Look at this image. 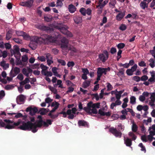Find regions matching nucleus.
I'll return each instance as SVG.
<instances>
[{
  "label": "nucleus",
  "mask_w": 155,
  "mask_h": 155,
  "mask_svg": "<svg viewBox=\"0 0 155 155\" xmlns=\"http://www.w3.org/2000/svg\"><path fill=\"white\" fill-rule=\"evenodd\" d=\"M30 40H33L34 42L35 43L33 47H32V43L33 42L31 41L30 42V48H31L33 50H35L36 48L37 43L40 44L43 43L45 45H48L54 41L52 36L47 34L41 35L40 37L34 36L31 38L30 36Z\"/></svg>",
  "instance_id": "nucleus-1"
},
{
  "label": "nucleus",
  "mask_w": 155,
  "mask_h": 155,
  "mask_svg": "<svg viewBox=\"0 0 155 155\" xmlns=\"http://www.w3.org/2000/svg\"><path fill=\"white\" fill-rule=\"evenodd\" d=\"M51 120L50 119H47L45 122L43 120H37L35 123L33 124L30 121V130H31L33 133H35L37 131V127H41L42 126L45 127H48L49 125L52 124Z\"/></svg>",
  "instance_id": "nucleus-2"
},
{
  "label": "nucleus",
  "mask_w": 155,
  "mask_h": 155,
  "mask_svg": "<svg viewBox=\"0 0 155 155\" xmlns=\"http://www.w3.org/2000/svg\"><path fill=\"white\" fill-rule=\"evenodd\" d=\"M61 42V47L64 55H66L69 50H71L74 52H76L77 49L75 48H72L70 47H68V44L69 41L65 37H63L62 38Z\"/></svg>",
  "instance_id": "nucleus-3"
},
{
  "label": "nucleus",
  "mask_w": 155,
  "mask_h": 155,
  "mask_svg": "<svg viewBox=\"0 0 155 155\" xmlns=\"http://www.w3.org/2000/svg\"><path fill=\"white\" fill-rule=\"evenodd\" d=\"M118 127H119V130H118L116 128L114 127H111L109 129V131L117 137L120 138L121 137L122 133L120 130L123 131L124 130V126L121 124H119L118 125Z\"/></svg>",
  "instance_id": "nucleus-4"
},
{
  "label": "nucleus",
  "mask_w": 155,
  "mask_h": 155,
  "mask_svg": "<svg viewBox=\"0 0 155 155\" xmlns=\"http://www.w3.org/2000/svg\"><path fill=\"white\" fill-rule=\"evenodd\" d=\"M21 124L18 127V128L22 130H29V121H28L27 122H25V121H22L21 119H19L17 122H14L13 125H11L13 126V129L15 126H17Z\"/></svg>",
  "instance_id": "nucleus-5"
},
{
  "label": "nucleus",
  "mask_w": 155,
  "mask_h": 155,
  "mask_svg": "<svg viewBox=\"0 0 155 155\" xmlns=\"http://www.w3.org/2000/svg\"><path fill=\"white\" fill-rule=\"evenodd\" d=\"M3 121L6 124L3 122L2 120L0 121V126L1 127H4L5 129H12L13 128V126H11L10 124H12L13 123V121L11 120L7 119H4Z\"/></svg>",
  "instance_id": "nucleus-6"
},
{
  "label": "nucleus",
  "mask_w": 155,
  "mask_h": 155,
  "mask_svg": "<svg viewBox=\"0 0 155 155\" xmlns=\"http://www.w3.org/2000/svg\"><path fill=\"white\" fill-rule=\"evenodd\" d=\"M57 28L60 30V31L63 34L67 35L69 37H71L73 36V35L71 33L68 31L67 30L68 27L66 26H57Z\"/></svg>",
  "instance_id": "nucleus-7"
},
{
  "label": "nucleus",
  "mask_w": 155,
  "mask_h": 155,
  "mask_svg": "<svg viewBox=\"0 0 155 155\" xmlns=\"http://www.w3.org/2000/svg\"><path fill=\"white\" fill-rule=\"evenodd\" d=\"M99 58L102 62H105L109 58L108 52L106 50H104L103 53L100 54L98 55Z\"/></svg>",
  "instance_id": "nucleus-8"
},
{
  "label": "nucleus",
  "mask_w": 155,
  "mask_h": 155,
  "mask_svg": "<svg viewBox=\"0 0 155 155\" xmlns=\"http://www.w3.org/2000/svg\"><path fill=\"white\" fill-rule=\"evenodd\" d=\"M59 114H63V117L64 118L66 117H67V115H68V118L69 119H73L74 117H75V116H74V115L71 114V110L70 109H68L67 110L66 112L64 111H62L59 113Z\"/></svg>",
  "instance_id": "nucleus-9"
},
{
  "label": "nucleus",
  "mask_w": 155,
  "mask_h": 155,
  "mask_svg": "<svg viewBox=\"0 0 155 155\" xmlns=\"http://www.w3.org/2000/svg\"><path fill=\"white\" fill-rule=\"evenodd\" d=\"M110 71V68L109 67L107 68H97V75L102 76L103 74L104 75H106L107 71Z\"/></svg>",
  "instance_id": "nucleus-10"
},
{
  "label": "nucleus",
  "mask_w": 155,
  "mask_h": 155,
  "mask_svg": "<svg viewBox=\"0 0 155 155\" xmlns=\"http://www.w3.org/2000/svg\"><path fill=\"white\" fill-rule=\"evenodd\" d=\"M11 52L12 54H13L16 58H20L21 56L19 52V48L18 46L15 45L13 50H11Z\"/></svg>",
  "instance_id": "nucleus-11"
},
{
  "label": "nucleus",
  "mask_w": 155,
  "mask_h": 155,
  "mask_svg": "<svg viewBox=\"0 0 155 155\" xmlns=\"http://www.w3.org/2000/svg\"><path fill=\"white\" fill-rule=\"evenodd\" d=\"M20 71V69L18 67H15L11 70L10 74L11 77H14L18 74Z\"/></svg>",
  "instance_id": "nucleus-12"
},
{
  "label": "nucleus",
  "mask_w": 155,
  "mask_h": 155,
  "mask_svg": "<svg viewBox=\"0 0 155 155\" xmlns=\"http://www.w3.org/2000/svg\"><path fill=\"white\" fill-rule=\"evenodd\" d=\"M38 28L42 31H46L48 32L53 30L52 28H51L48 26L43 25H40L38 26Z\"/></svg>",
  "instance_id": "nucleus-13"
},
{
  "label": "nucleus",
  "mask_w": 155,
  "mask_h": 155,
  "mask_svg": "<svg viewBox=\"0 0 155 155\" xmlns=\"http://www.w3.org/2000/svg\"><path fill=\"white\" fill-rule=\"evenodd\" d=\"M25 97L22 94L20 95L16 98V101L18 104H22L25 100Z\"/></svg>",
  "instance_id": "nucleus-14"
},
{
  "label": "nucleus",
  "mask_w": 155,
  "mask_h": 155,
  "mask_svg": "<svg viewBox=\"0 0 155 155\" xmlns=\"http://www.w3.org/2000/svg\"><path fill=\"white\" fill-rule=\"evenodd\" d=\"M126 11H124L123 12L119 13L116 16V19L118 21H120L125 15Z\"/></svg>",
  "instance_id": "nucleus-15"
},
{
  "label": "nucleus",
  "mask_w": 155,
  "mask_h": 155,
  "mask_svg": "<svg viewBox=\"0 0 155 155\" xmlns=\"http://www.w3.org/2000/svg\"><path fill=\"white\" fill-rule=\"evenodd\" d=\"M38 111V109L36 107H32L30 106V115L33 116Z\"/></svg>",
  "instance_id": "nucleus-16"
},
{
  "label": "nucleus",
  "mask_w": 155,
  "mask_h": 155,
  "mask_svg": "<svg viewBox=\"0 0 155 155\" xmlns=\"http://www.w3.org/2000/svg\"><path fill=\"white\" fill-rule=\"evenodd\" d=\"M16 115L15 116V117L16 118H20L23 117L22 119L23 120H25V121H26V120L28 117V115L26 114H25L24 115H23L21 113H19L17 114L16 113Z\"/></svg>",
  "instance_id": "nucleus-17"
},
{
  "label": "nucleus",
  "mask_w": 155,
  "mask_h": 155,
  "mask_svg": "<svg viewBox=\"0 0 155 155\" xmlns=\"http://www.w3.org/2000/svg\"><path fill=\"white\" fill-rule=\"evenodd\" d=\"M91 102H89L87 104V107H84L83 108L84 110L85 111L89 114V113H90V111L91 108Z\"/></svg>",
  "instance_id": "nucleus-18"
},
{
  "label": "nucleus",
  "mask_w": 155,
  "mask_h": 155,
  "mask_svg": "<svg viewBox=\"0 0 155 155\" xmlns=\"http://www.w3.org/2000/svg\"><path fill=\"white\" fill-rule=\"evenodd\" d=\"M0 65L4 70L7 69L9 67V64L8 63H5V61L4 60L1 62Z\"/></svg>",
  "instance_id": "nucleus-19"
},
{
  "label": "nucleus",
  "mask_w": 155,
  "mask_h": 155,
  "mask_svg": "<svg viewBox=\"0 0 155 155\" xmlns=\"http://www.w3.org/2000/svg\"><path fill=\"white\" fill-rule=\"evenodd\" d=\"M68 9L70 13H73L76 11V8L73 4H71L68 6Z\"/></svg>",
  "instance_id": "nucleus-20"
},
{
  "label": "nucleus",
  "mask_w": 155,
  "mask_h": 155,
  "mask_svg": "<svg viewBox=\"0 0 155 155\" xmlns=\"http://www.w3.org/2000/svg\"><path fill=\"white\" fill-rule=\"evenodd\" d=\"M78 124L79 126L88 127L87 123L84 120H79L78 122Z\"/></svg>",
  "instance_id": "nucleus-21"
},
{
  "label": "nucleus",
  "mask_w": 155,
  "mask_h": 155,
  "mask_svg": "<svg viewBox=\"0 0 155 155\" xmlns=\"http://www.w3.org/2000/svg\"><path fill=\"white\" fill-rule=\"evenodd\" d=\"M73 19L74 22L77 24L81 23L82 20V18L79 16L74 17Z\"/></svg>",
  "instance_id": "nucleus-22"
},
{
  "label": "nucleus",
  "mask_w": 155,
  "mask_h": 155,
  "mask_svg": "<svg viewBox=\"0 0 155 155\" xmlns=\"http://www.w3.org/2000/svg\"><path fill=\"white\" fill-rule=\"evenodd\" d=\"M39 63H36L34 64L30 65V73L32 72V70L31 68H39Z\"/></svg>",
  "instance_id": "nucleus-23"
},
{
  "label": "nucleus",
  "mask_w": 155,
  "mask_h": 155,
  "mask_svg": "<svg viewBox=\"0 0 155 155\" xmlns=\"http://www.w3.org/2000/svg\"><path fill=\"white\" fill-rule=\"evenodd\" d=\"M124 143L127 146L130 147L132 144V140L128 138L124 139Z\"/></svg>",
  "instance_id": "nucleus-24"
},
{
  "label": "nucleus",
  "mask_w": 155,
  "mask_h": 155,
  "mask_svg": "<svg viewBox=\"0 0 155 155\" xmlns=\"http://www.w3.org/2000/svg\"><path fill=\"white\" fill-rule=\"evenodd\" d=\"M138 127L136 124L133 121L132 123V130L133 132H136L138 130Z\"/></svg>",
  "instance_id": "nucleus-25"
},
{
  "label": "nucleus",
  "mask_w": 155,
  "mask_h": 155,
  "mask_svg": "<svg viewBox=\"0 0 155 155\" xmlns=\"http://www.w3.org/2000/svg\"><path fill=\"white\" fill-rule=\"evenodd\" d=\"M12 31L11 30H9L6 34V40H8L12 38Z\"/></svg>",
  "instance_id": "nucleus-26"
},
{
  "label": "nucleus",
  "mask_w": 155,
  "mask_h": 155,
  "mask_svg": "<svg viewBox=\"0 0 155 155\" xmlns=\"http://www.w3.org/2000/svg\"><path fill=\"white\" fill-rule=\"evenodd\" d=\"M89 102H91V108H99L100 107V103H96L93 104L92 101H91Z\"/></svg>",
  "instance_id": "nucleus-27"
},
{
  "label": "nucleus",
  "mask_w": 155,
  "mask_h": 155,
  "mask_svg": "<svg viewBox=\"0 0 155 155\" xmlns=\"http://www.w3.org/2000/svg\"><path fill=\"white\" fill-rule=\"evenodd\" d=\"M47 111L46 109L44 108H41L39 110L38 113H40L41 115H44L47 113Z\"/></svg>",
  "instance_id": "nucleus-28"
},
{
  "label": "nucleus",
  "mask_w": 155,
  "mask_h": 155,
  "mask_svg": "<svg viewBox=\"0 0 155 155\" xmlns=\"http://www.w3.org/2000/svg\"><path fill=\"white\" fill-rule=\"evenodd\" d=\"M91 81H86L83 83V87L84 88H87L90 84Z\"/></svg>",
  "instance_id": "nucleus-29"
},
{
  "label": "nucleus",
  "mask_w": 155,
  "mask_h": 155,
  "mask_svg": "<svg viewBox=\"0 0 155 155\" xmlns=\"http://www.w3.org/2000/svg\"><path fill=\"white\" fill-rule=\"evenodd\" d=\"M20 5L23 6L28 7H29V1H27L21 2L20 3Z\"/></svg>",
  "instance_id": "nucleus-30"
},
{
  "label": "nucleus",
  "mask_w": 155,
  "mask_h": 155,
  "mask_svg": "<svg viewBox=\"0 0 155 155\" xmlns=\"http://www.w3.org/2000/svg\"><path fill=\"white\" fill-rule=\"evenodd\" d=\"M129 136L131 137L132 140H135L137 136L134 134L132 132H130L129 133Z\"/></svg>",
  "instance_id": "nucleus-31"
},
{
  "label": "nucleus",
  "mask_w": 155,
  "mask_h": 155,
  "mask_svg": "<svg viewBox=\"0 0 155 155\" xmlns=\"http://www.w3.org/2000/svg\"><path fill=\"white\" fill-rule=\"evenodd\" d=\"M48 88L54 94H57L58 92L57 90L54 87H52L51 86L49 85L48 86Z\"/></svg>",
  "instance_id": "nucleus-32"
},
{
  "label": "nucleus",
  "mask_w": 155,
  "mask_h": 155,
  "mask_svg": "<svg viewBox=\"0 0 155 155\" xmlns=\"http://www.w3.org/2000/svg\"><path fill=\"white\" fill-rule=\"evenodd\" d=\"M140 6L142 9H145L147 7V5L146 2H142L140 4Z\"/></svg>",
  "instance_id": "nucleus-33"
},
{
  "label": "nucleus",
  "mask_w": 155,
  "mask_h": 155,
  "mask_svg": "<svg viewBox=\"0 0 155 155\" xmlns=\"http://www.w3.org/2000/svg\"><path fill=\"white\" fill-rule=\"evenodd\" d=\"M28 81H29V78H27L25 79L24 81H21L19 83L21 85L23 86L26 84L28 83Z\"/></svg>",
  "instance_id": "nucleus-34"
},
{
  "label": "nucleus",
  "mask_w": 155,
  "mask_h": 155,
  "mask_svg": "<svg viewBox=\"0 0 155 155\" xmlns=\"http://www.w3.org/2000/svg\"><path fill=\"white\" fill-rule=\"evenodd\" d=\"M136 97L134 96H131L130 97V103L132 104H134L136 103Z\"/></svg>",
  "instance_id": "nucleus-35"
},
{
  "label": "nucleus",
  "mask_w": 155,
  "mask_h": 155,
  "mask_svg": "<svg viewBox=\"0 0 155 155\" xmlns=\"http://www.w3.org/2000/svg\"><path fill=\"white\" fill-rule=\"evenodd\" d=\"M28 71L25 68H23L22 70V73L26 76H28V72H29V68H28Z\"/></svg>",
  "instance_id": "nucleus-36"
},
{
  "label": "nucleus",
  "mask_w": 155,
  "mask_h": 155,
  "mask_svg": "<svg viewBox=\"0 0 155 155\" xmlns=\"http://www.w3.org/2000/svg\"><path fill=\"white\" fill-rule=\"evenodd\" d=\"M134 72L130 69H127L126 71L127 74L128 76H131L133 74Z\"/></svg>",
  "instance_id": "nucleus-37"
},
{
  "label": "nucleus",
  "mask_w": 155,
  "mask_h": 155,
  "mask_svg": "<svg viewBox=\"0 0 155 155\" xmlns=\"http://www.w3.org/2000/svg\"><path fill=\"white\" fill-rule=\"evenodd\" d=\"M62 2L63 1H61V0H57L56 2V7H62L63 5Z\"/></svg>",
  "instance_id": "nucleus-38"
},
{
  "label": "nucleus",
  "mask_w": 155,
  "mask_h": 155,
  "mask_svg": "<svg viewBox=\"0 0 155 155\" xmlns=\"http://www.w3.org/2000/svg\"><path fill=\"white\" fill-rule=\"evenodd\" d=\"M80 12L83 15H85L86 10L85 8H81L80 10Z\"/></svg>",
  "instance_id": "nucleus-39"
},
{
  "label": "nucleus",
  "mask_w": 155,
  "mask_h": 155,
  "mask_svg": "<svg viewBox=\"0 0 155 155\" xmlns=\"http://www.w3.org/2000/svg\"><path fill=\"white\" fill-rule=\"evenodd\" d=\"M125 46V44L123 43H120L117 45V48L120 49H122L124 48Z\"/></svg>",
  "instance_id": "nucleus-40"
},
{
  "label": "nucleus",
  "mask_w": 155,
  "mask_h": 155,
  "mask_svg": "<svg viewBox=\"0 0 155 155\" xmlns=\"http://www.w3.org/2000/svg\"><path fill=\"white\" fill-rule=\"evenodd\" d=\"M57 61L58 63L61 64L62 66H64L66 65V63L64 60L61 59H58Z\"/></svg>",
  "instance_id": "nucleus-41"
},
{
  "label": "nucleus",
  "mask_w": 155,
  "mask_h": 155,
  "mask_svg": "<svg viewBox=\"0 0 155 155\" xmlns=\"http://www.w3.org/2000/svg\"><path fill=\"white\" fill-rule=\"evenodd\" d=\"M138 65L140 67H146V63L143 61H141L140 62H139L138 63Z\"/></svg>",
  "instance_id": "nucleus-42"
},
{
  "label": "nucleus",
  "mask_w": 155,
  "mask_h": 155,
  "mask_svg": "<svg viewBox=\"0 0 155 155\" xmlns=\"http://www.w3.org/2000/svg\"><path fill=\"white\" fill-rule=\"evenodd\" d=\"M90 113H89V114H91L92 113L93 114H97V111L96 108H93L92 109H91Z\"/></svg>",
  "instance_id": "nucleus-43"
},
{
  "label": "nucleus",
  "mask_w": 155,
  "mask_h": 155,
  "mask_svg": "<svg viewBox=\"0 0 155 155\" xmlns=\"http://www.w3.org/2000/svg\"><path fill=\"white\" fill-rule=\"evenodd\" d=\"M16 34L18 36H23L25 34V32L22 31H17L16 32Z\"/></svg>",
  "instance_id": "nucleus-44"
},
{
  "label": "nucleus",
  "mask_w": 155,
  "mask_h": 155,
  "mask_svg": "<svg viewBox=\"0 0 155 155\" xmlns=\"http://www.w3.org/2000/svg\"><path fill=\"white\" fill-rule=\"evenodd\" d=\"M2 55H0V57H3V58H5L7 56V52L6 51H2Z\"/></svg>",
  "instance_id": "nucleus-45"
},
{
  "label": "nucleus",
  "mask_w": 155,
  "mask_h": 155,
  "mask_svg": "<svg viewBox=\"0 0 155 155\" xmlns=\"http://www.w3.org/2000/svg\"><path fill=\"white\" fill-rule=\"evenodd\" d=\"M133 79L134 81L138 82L140 80V78L139 77L136 76L133 77Z\"/></svg>",
  "instance_id": "nucleus-46"
},
{
  "label": "nucleus",
  "mask_w": 155,
  "mask_h": 155,
  "mask_svg": "<svg viewBox=\"0 0 155 155\" xmlns=\"http://www.w3.org/2000/svg\"><path fill=\"white\" fill-rule=\"evenodd\" d=\"M127 26L124 24H122L120 27L119 29L122 31H124L127 28Z\"/></svg>",
  "instance_id": "nucleus-47"
},
{
  "label": "nucleus",
  "mask_w": 155,
  "mask_h": 155,
  "mask_svg": "<svg viewBox=\"0 0 155 155\" xmlns=\"http://www.w3.org/2000/svg\"><path fill=\"white\" fill-rule=\"evenodd\" d=\"M28 60V57L26 55H24L22 57L21 60L23 62H26Z\"/></svg>",
  "instance_id": "nucleus-48"
},
{
  "label": "nucleus",
  "mask_w": 155,
  "mask_h": 155,
  "mask_svg": "<svg viewBox=\"0 0 155 155\" xmlns=\"http://www.w3.org/2000/svg\"><path fill=\"white\" fill-rule=\"evenodd\" d=\"M14 87L13 85H8L5 86V89L6 90H9L13 88Z\"/></svg>",
  "instance_id": "nucleus-49"
},
{
  "label": "nucleus",
  "mask_w": 155,
  "mask_h": 155,
  "mask_svg": "<svg viewBox=\"0 0 155 155\" xmlns=\"http://www.w3.org/2000/svg\"><path fill=\"white\" fill-rule=\"evenodd\" d=\"M148 79V77L146 75H144L140 78V80L142 81H145Z\"/></svg>",
  "instance_id": "nucleus-50"
},
{
  "label": "nucleus",
  "mask_w": 155,
  "mask_h": 155,
  "mask_svg": "<svg viewBox=\"0 0 155 155\" xmlns=\"http://www.w3.org/2000/svg\"><path fill=\"white\" fill-rule=\"evenodd\" d=\"M59 106V104L56 102H53L51 104V107H57V109L58 108Z\"/></svg>",
  "instance_id": "nucleus-51"
},
{
  "label": "nucleus",
  "mask_w": 155,
  "mask_h": 155,
  "mask_svg": "<svg viewBox=\"0 0 155 155\" xmlns=\"http://www.w3.org/2000/svg\"><path fill=\"white\" fill-rule=\"evenodd\" d=\"M141 140L143 142H146L147 141V137L145 135H143L141 136Z\"/></svg>",
  "instance_id": "nucleus-52"
},
{
  "label": "nucleus",
  "mask_w": 155,
  "mask_h": 155,
  "mask_svg": "<svg viewBox=\"0 0 155 155\" xmlns=\"http://www.w3.org/2000/svg\"><path fill=\"white\" fill-rule=\"evenodd\" d=\"M110 52L112 54H114L117 52L116 49L114 47H112L110 50Z\"/></svg>",
  "instance_id": "nucleus-53"
},
{
  "label": "nucleus",
  "mask_w": 155,
  "mask_h": 155,
  "mask_svg": "<svg viewBox=\"0 0 155 155\" xmlns=\"http://www.w3.org/2000/svg\"><path fill=\"white\" fill-rule=\"evenodd\" d=\"M74 63L73 61H69L68 63L67 66L68 67H73L74 65Z\"/></svg>",
  "instance_id": "nucleus-54"
},
{
  "label": "nucleus",
  "mask_w": 155,
  "mask_h": 155,
  "mask_svg": "<svg viewBox=\"0 0 155 155\" xmlns=\"http://www.w3.org/2000/svg\"><path fill=\"white\" fill-rule=\"evenodd\" d=\"M137 64H135L130 69L133 72L137 70Z\"/></svg>",
  "instance_id": "nucleus-55"
},
{
  "label": "nucleus",
  "mask_w": 155,
  "mask_h": 155,
  "mask_svg": "<svg viewBox=\"0 0 155 155\" xmlns=\"http://www.w3.org/2000/svg\"><path fill=\"white\" fill-rule=\"evenodd\" d=\"M4 45L7 49H9L11 47V45L9 43H6Z\"/></svg>",
  "instance_id": "nucleus-56"
},
{
  "label": "nucleus",
  "mask_w": 155,
  "mask_h": 155,
  "mask_svg": "<svg viewBox=\"0 0 155 155\" xmlns=\"http://www.w3.org/2000/svg\"><path fill=\"white\" fill-rule=\"evenodd\" d=\"M151 101H155V93H153L151 95L150 97Z\"/></svg>",
  "instance_id": "nucleus-57"
},
{
  "label": "nucleus",
  "mask_w": 155,
  "mask_h": 155,
  "mask_svg": "<svg viewBox=\"0 0 155 155\" xmlns=\"http://www.w3.org/2000/svg\"><path fill=\"white\" fill-rule=\"evenodd\" d=\"M17 78L21 81L24 78L23 75L21 74H20L18 75Z\"/></svg>",
  "instance_id": "nucleus-58"
},
{
  "label": "nucleus",
  "mask_w": 155,
  "mask_h": 155,
  "mask_svg": "<svg viewBox=\"0 0 155 155\" xmlns=\"http://www.w3.org/2000/svg\"><path fill=\"white\" fill-rule=\"evenodd\" d=\"M38 58L41 61H45L46 60L45 58L43 56L38 57Z\"/></svg>",
  "instance_id": "nucleus-59"
},
{
  "label": "nucleus",
  "mask_w": 155,
  "mask_h": 155,
  "mask_svg": "<svg viewBox=\"0 0 155 155\" xmlns=\"http://www.w3.org/2000/svg\"><path fill=\"white\" fill-rule=\"evenodd\" d=\"M13 40L14 41H15V42L16 43H18V44H20L21 43V40L19 39L18 38H14L13 39Z\"/></svg>",
  "instance_id": "nucleus-60"
},
{
  "label": "nucleus",
  "mask_w": 155,
  "mask_h": 155,
  "mask_svg": "<svg viewBox=\"0 0 155 155\" xmlns=\"http://www.w3.org/2000/svg\"><path fill=\"white\" fill-rule=\"evenodd\" d=\"M107 90L108 91H110L113 88V87L109 83H107Z\"/></svg>",
  "instance_id": "nucleus-61"
},
{
  "label": "nucleus",
  "mask_w": 155,
  "mask_h": 155,
  "mask_svg": "<svg viewBox=\"0 0 155 155\" xmlns=\"http://www.w3.org/2000/svg\"><path fill=\"white\" fill-rule=\"evenodd\" d=\"M82 71L83 72V74H89V71L87 68H82Z\"/></svg>",
  "instance_id": "nucleus-62"
},
{
  "label": "nucleus",
  "mask_w": 155,
  "mask_h": 155,
  "mask_svg": "<svg viewBox=\"0 0 155 155\" xmlns=\"http://www.w3.org/2000/svg\"><path fill=\"white\" fill-rule=\"evenodd\" d=\"M74 90V88L72 87H69L68 88V90L66 92L68 93H71Z\"/></svg>",
  "instance_id": "nucleus-63"
},
{
  "label": "nucleus",
  "mask_w": 155,
  "mask_h": 155,
  "mask_svg": "<svg viewBox=\"0 0 155 155\" xmlns=\"http://www.w3.org/2000/svg\"><path fill=\"white\" fill-rule=\"evenodd\" d=\"M25 40H28L29 38V36L25 32V34H23V36Z\"/></svg>",
  "instance_id": "nucleus-64"
}]
</instances>
